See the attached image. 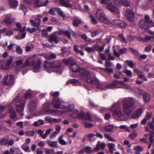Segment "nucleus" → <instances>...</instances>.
Instances as JSON below:
<instances>
[{"label": "nucleus", "mask_w": 154, "mask_h": 154, "mask_svg": "<svg viewBox=\"0 0 154 154\" xmlns=\"http://www.w3.org/2000/svg\"><path fill=\"white\" fill-rule=\"evenodd\" d=\"M84 73L83 74V78L82 79L85 80L88 83L93 85H96L97 86L98 83H99V81L97 79L91 78L90 73L89 71L87 70H83Z\"/></svg>", "instance_id": "9d476101"}, {"label": "nucleus", "mask_w": 154, "mask_h": 154, "mask_svg": "<svg viewBox=\"0 0 154 154\" xmlns=\"http://www.w3.org/2000/svg\"><path fill=\"white\" fill-rule=\"evenodd\" d=\"M62 110H60L57 109L50 110L47 111L48 114L50 115H68L70 112L72 113L70 115V117L75 118H78L83 120H88L90 121H92V119L89 113H85L83 111L81 110L79 112L78 110L75 109V105L73 103L68 104L66 107Z\"/></svg>", "instance_id": "f257e3e1"}, {"label": "nucleus", "mask_w": 154, "mask_h": 154, "mask_svg": "<svg viewBox=\"0 0 154 154\" xmlns=\"http://www.w3.org/2000/svg\"><path fill=\"white\" fill-rule=\"evenodd\" d=\"M56 54L54 53H51L45 55V57L48 59H54L56 57Z\"/></svg>", "instance_id": "ea45409f"}, {"label": "nucleus", "mask_w": 154, "mask_h": 154, "mask_svg": "<svg viewBox=\"0 0 154 154\" xmlns=\"http://www.w3.org/2000/svg\"><path fill=\"white\" fill-rule=\"evenodd\" d=\"M140 26L143 28L147 29L154 26V22L150 19L148 15H146L144 20H141L139 23Z\"/></svg>", "instance_id": "1a4fd4ad"}, {"label": "nucleus", "mask_w": 154, "mask_h": 154, "mask_svg": "<svg viewBox=\"0 0 154 154\" xmlns=\"http://www.w3.org/2000/svg\"><path fill=\"white\" fill-rule=\"evenodd\" d=\"M104 137L106 138L109 141H112L113 142H114L115 141V139L114 138L111 137L110 135L107 134H104Z\"/></svg>", "instance_id": "79ce46f5"}, {"label": "nucleus", "mask_w": 154, "mask_h": 154, "mask_svg": "<svg viewBox=\"0 0 154 154\" xmlns=\"http://www.w3.org/2000/svg\"><path fill=\"white\" fill-rule=\"evenodd\" d=\"M22 148L26 152H30V150L29 146H26L25 144H24L22 146Z\"/></svg>", "instance_id": "6e6d98bb"}, {"label": "nucleus", "mask_w": 154, "mask_h": 154, "mask_svg": "<svg viewBox=\"0 0 154 154\" xmlns=\"http://www.w3.org/2000/svg\"><path fill=\"white\" fill-rule=\"evenodd\" d=\"M114 128V126L112 124L107 123L105 124L104 127L105 131L107 132H113Z\"/></svg>", "instance_id": "412c9836"}, {"label": "nucleus", "mask_w": 154, "mask_h": 154, "mask_svg": "<svg viewBox=\"0 0 154 154\" xmlns=\"http://www.w3.org/2000/svg\"><path fill=\"white\" fill-rule=\"evenodd\" d=\"M19 9L23 11L24 13V15H25L26 12L28 11L27 9L25 6L23 5H21L20 7H19Z\"/></svg>", "instance_id": "864d4df0"}, {"label": "nucleus", "mask_w": 154, "mask_h": 154, "mask_svg": "<svg viewBox=\"0 0 154 154\" xmlns=\"http://www.w3.org/2000/svg\"><path fill=\"white\" fill-rule=\"evenodd\" d=\"M108 5L106 8L115 15H117V17H120L119 14L120 11L119 9L115 7L112 3L107 2Z\"/></svg>", "instance_id": "ddd939ff"}, {"label": "nucleus", "mask_w": 154, "mask_h": 154, "mask_svg": "<svg viewBox=\"0 0 154 154\" xmlns=\"http://www.w3.org/2000/svg\"><path fill=\"white\" fill-rule=\"evenodd\" d=\"M23 60H17L16 63V66L17 67H21V66L23 64Z\"/></svg>", "instance_id": "3c124183"}, {"label": "nucleus", "mask_w": 154, "mask_h": 154, "mask_svg": "<svg viewBox=\"0 0 154 154\" xmlns=\"http://www.w3.org/2000/svg\"><path fill=\"white\" fill-rule=\"evenodd\" d=\"M151 95L148 93L145 94L143 96V99L146 103H148L150 100Z\"/></svg>", "instance_id": "473e14b6"}, {"label": "nucleus", "mask_w": 154, "mask_h": 154, "mask_svg": "<svg viewBox=\"0 0 154 154\" xmlns=\"http://www.w3.org/2000/svg\"><path fill=\"white\" fill-rule=\"evenodd\" d=\"M122 103L124 112L127 115H130L135 108L133 98L131 97L126 98L123 100Z\"/></svg>", "instance_id": "20e7f679"}, {"label": "nucleus", "mask_w": 154, "mask_h": 154, "mask_svg": "<svg viewBox=\"0 0 154 154\" xmlns=\"http://www.w3.org/2000/svg\"><path fill=\"white\" fill-rule=\"evenodd\" d=\"M46 142L47 143L51 146L54 147H57V143L55 141H52L49 140H48Z\"/></svg>", "instance_id": "2f4dec72"}, {"label": "nucleus", "mask_w": 154, "mask_h": 154, "mask_svg": "<svg viewBox=\"0 0 154 154\" xmlns=\"http://www.w3.org/2000/svg\"><path fill=\"white\" fill-rule=\"evenodd\" d=\"M81 23V21L80 20L77 18H75L73 20V25L75 26H78L79 24Z\"/></svg>", "instance_id": "09e8293b"}, {"label": "nucleus", "mask_w": 154, "mask_h": 154, "mask_svg": "<svg viewBox=\"0 0 154 154\" xmlns=\"http://www.w3.org/2000/svg\"><path fill=\"white\" fill-rule=\"evenodd\" d=\"M55 9L56 10V11L58 12V14L61 17H65V15L63 12L60 9L57 8H55Z\"/></svg>", "instance_id": "37998d69"}, {"label": "nucleus", "mask_w": 154, "mask_h": 154, "mask_svg": "<svg viewBox=\"0 0 154 154\" xmlns=\"http://www.w3.org/2000/svg\"><path fill=\"white\" fill-rule=\"evenodd\" d=\"M35 132L33 131H28L25 132V134L28 136H32L34 134Z\"/></svg>", "instance_id": "5fc2aeb1"}, {"label": "nucleus", "mask_w": 154, "mask_h": 154, "mask_svg": "<svg viewBox=\"0 0 154 154\" xmlns=\"http://www.w3.org/2000/svg\"><path fill=\"white\" fill-rule=\"evenodd\" d=\"M13 59L12 58L9 59L7 61L6 65H3L2 63V68L5 69L11 68L13 66Z\"/></svg>", "instance_id": "6ab92c4d"}, {"label": "nucleus", "mask_w": 154, "mask_h": 154, "mask_svg": "<svg viewBox=\"0 0 154 154\" xmlns=\"http://www.w3.org/2000/svg\"><path fill=\"white\" fill-rule=\"evenodd\" d=\"M53 128H49L47 129L45 131V135L44 136H43V137L46 138L47 137V136L49 135L50 133L53 131Z\"/></svg>", "instance_id": "c03bdc74"}, {"label": "nucleus", "mask_w": 154, "mask_h": 154, "mask_svg": "<svg viewBox=\"0 0 154 154\" xmlns=\"http://www.w3.org/2000/svg\"><path fill=\"white\" fill-rule=\"evenodd\" d=\"M63 136L62 135L60 136L58 138L59 142L60 144L62 145H65L66 144V142L63 139Z\"/></svg>", "instance_id": "de8ad7c7"}, {"label": "nucleus", "mask_w": 154, "mask_h": 154, "mask_svg": "<svg viewBox=\"0 0 154 154\" xmlns=\"http://www.w3.org/2000/svg\"><path fill=\"white\" fill-rule=\"evenodd\" d=\"M126 63L131 68L134 67V65L132 61L130 60H126Z\"/></svg>", "instance_id": "bf43d9fd"}, {"label": "nucleus", "mask_w": 154, "mask_h": 154, "mask_svg": "<svg viewBox=\"0 0 154 154\" xmlns=\"http://www.w3.org/2000/svg\"><path fill=\"white\" fill-rule=\"evenodd\" d=\"M34 3L36 5L39 6H45L48 3V0H33Z\"/></svg>", "instance_id": "aec40b11"}, {"label": "nucleus", "mask_w": 154, "mask_h": 154, "mask_svg": "<svg viewBox=\"0 0 154 154\" xmlns=\"http://www.w3.org/2000/svg\"><path fill=\"white\" fill-rule=\"evenodd\" d=\"M138 126V123H137L135 124L131 125L129 126V128L131 129H134L137 128Z\"/></svg>", "instance_id": "0e129e2a"}, {"label": "nucleus", "mask_w": 154, "mask_h": 154, "mask_svg": "<svg viewBox=\"0 0 154 154\" xmlns=\"http://www.w3.org/2000/svg\"><path fill=\"white\" fill-rule=\"evenodd\" d=\"M26 33L24 31L23 32H20V33L19 36H15L16 38L18 39H23L25 38L26 35Z\"/></svg>", "instance_id": "f704fd0d"}, {"label": "nucleus", "mask_w": 154, "mask_h": 154, "mask_svg": "<svg viewBox=\"0 0 154 154\" xmlns=\"http://www.w3.org/2000/svg\"><path fill=\"white\" fill-rule=\"evenodd\" d=\"M104 137L106 138L109 141H112L113 142H114L115 141V139L114 138L111 137L110 135L107 134H104Z\"/></svg>", "instance_id": "a19ab883"}, {"label": "nucleus", "mask_w": 154, "mask_h": 154, "mask_svg": "<svg viewBox=\"0 0 154 154\" xmlns=\"http://www.w3.org/2000/svg\"><path fill=\"white\" fill-rule=\"evenodd\" d=\"M42 61L38 57L33 58H29L25 61V65L27 66H31L34 72H39L41 69V65Z\"/></svg>", "instance_id": "39448f33"}, {"label": "nucleus", "mask_w": 154, "mask_h": 154, "mask_svg": "<svg viewBox=\"0 0 154 154\" xmlns=\"http://www.w3.org/2000/svg\"><path fill=\"white\" fill-rule=\"evenodd\" d=\"M23 94H24V96L25 98H29L31 97L32 96V94L30 93L29 92L26 91L25 90H24Z\"/></svg>", "instance_id": "4c0bfd02"}, {"label": "nucleus", "mask_w": 154, "mask_h": 154, "mask_svg": "<svg viewBox=\"0 0 154 154\" xmlns=\"http://www.w3.org/2000/svg\"><path fill=\"white\" fill-rule=\"evenodd\" d=\"M119 38L121 41L124 43H125L127 42V40L122 35H119Z\"/></svg>", "instance_id": "338daca9"}, {"label": "nucleus", "mask_w": 154, "mask_h": 154, "mask_svg": "<svg viewBox=\"0 0 154 154\" xmlns=\"http://www.w3.org/2000/svg\"><path fill=\"white\" fill-rule=\"evenodd\" d=\"M125 73L129 77H132L133 76L131 70L126 69L125 70Z\"/></svg>", "instance_id": "13d9d810"}, {"label": "nucleus", "mask_w": 154, "mask_h": 154, "mask_svg": "<svg viewBox=\"0 0 154 154\" xmlns=\"http://www.w3.org/2000/svg\"><path fill=\"white\" fill-rule=\"evenodd\" d=\"M152 116V114L150 112H147L145 118L148 120L150 119Z\"/></svg>", "instance_id": "69168bd1"}, {"label": "nucleus", "mask_w": 154, "mask_h": 154, "mask_svg": "<svg viewBox=\"0 0 154 154\" xmlns=\"http://www.w3.org/2000/svg\"><path fill=\"white\" fill-rule=\"evenodd\" d=\"M42 114V113L40 112H36L35 114H33L31 116H26V119H29L32 118L34 116H39L41 115Z\"/></svg>", "instance_id": "a18cd8bd"}, {"label": "nucleus", "mask_w": 154, "mask_h": 154, "mask_svg": "<svg viewBox=\"0 0 154 154\" xmlns=\"http://www.w3.org/2000/svg\"><path fill=\"white\" fill-rule=\"evenodd\" d=\"M8 112L9 113V116L11 119H14L16 118L17 114L15 110L13 108L11 107L8 109Z\"/></svg>", "instance_id": "4be33fe9"}, {"label": "nucleus", "mask_w": 154, "mask_h": 154, "mask_svg": "<svg viewBox=\"0 0 154 154\" xmlns=\"http://www.w3.org/2000/svg\"><path fill=\"white\" fill-rule=\"evenodd\" d=\"M15 48L16 51L17 53L20 54H21L22 53V49L19 46L16 45Z\"/></svg>", "instance_id": "8fccbe9b"}, {"label": "nucleus", "mask_w": 154, "mask_h": 154, "mask_svg": "<svg viewBox=\"0 0 154 154\" xmlns=\"http://www.w3.org/2000/svg\"><path fill=\"white\" fill-rule=\"evenodd\" d=\"M73 50L77 54H79L82 56L84 55V52L81 50H79L78 46L77 45H74L73 46Z\"/></svg>", "instance_id": "cd10ccee"}, {"label": "nucleus", "mask_w": 154, "mask_h": 154, "mask_svg": "<svg viewBox=\"0 0 154 154\" xmlns=\"http://www.w3.org/2000/svg\"><path fill=\"white\" fill-rule=\"evenodd\" d=\"M74 60L72 58H70L68 59H64L62 60V62L64 64L68 65L70 64H72Z\"/></svg>", "instance_id": "a878e982"}, {"label": "nucleus", "mask_w": 154, "mask_h": 154, "mask_svg": "<svg viewBox=\"0 0 154 154\" xmlns=\"http://www.w3.org/2000/svg\"><path fill=\"white\" fill-rule=\"evenodd\" d=\"M60 4L63 6L72 9L73 8L74 3L71 0H60Z\"/></svg>", "instance_id": "2eb2a0df"}, {"label": "nucleus", "mask_w": 154, "mask_h": 154, "mask_svg": "<svg viewBox=\"0 0 154 154\" xmlns=\"http://www.w3.org/2000/svg\"><path fill=\"white\" fill-rule=\"evenodd\" d=\"M144 109L145 108L143 107L136 110L131 115V118L133 119H136L139 117L143 113Z\"/></svg>", "instance_id": "a211bd4d"}, {"label": "nucleus", "mask_w": 154, "mask_h": 154, "mask_svg": "<svg viewBox=\"0 0 154 154\" xmlns=\"http://www.w3.org/2000/svg\"><path fill=\"white\" fill-rule=\"evenodd\" d=\"M96 16L101 21L106 24L109 23V20L106 17L103 11L101 9L98 10L96 12Z\"/></svg>", "instance_id": "f8f14e48"}, {"label": "nucleus", "mask_w": 154, "mask_h": 154, "mask_svg": "<svg viewBox=\"0 0 154 154\" xmlns=\"http://www.w3.org/2000/svg\"><path fill=\"white\" fill-rule=\"evenodd\" d=\"M50 108L49 104L48 103H45L42 106V111H43L45 114H48L47 111L51 110V109H48Z\"/></svg>", "instance_id": "c85d7f7f"}, {"label": "nucleus", "mask_w": 154, "mask_h": 154, "mask_svg": "<svg viewBox=\"0 0 154 154\" xmlns=\"http://www.w3.org/2000/svg\"><path fill=\"white\" fill-rule=\"evenodd\" d=\"M97 88L101 90H105L107 89V84L106 83H98L97 85Z\"/></svg>", "instance_id": "393cba45"}, {"label": "nucleus", "mask_w": 154, "mask_h": 154, "mask_svg": "<svg viewBox=\"0 0 154 154\" xmlns=\"http://www.w3.org/2000/svg\"><path fill=\"white\" fill-rule=\"evenodd\" d=\"M109 151L111 153L113 152L114 149L115 147V145L113 143H108L107 144Z\"/></svg>", "instance_id": "c9c22d12"}, {"label": "nucleus", "mask_w": 154, "mask_h": 154, "mask_svg": "<svg viewBox=\"0 0 154 154\" xmlns=\"http://www.w3.org/2000/svg\"><path fill=\"white\" fill-rule=\"evenodd\" d=\"M10 5L13 8L17 7L18 2L16 0H9Z\"/></svg>", "instance_id": "58836bf2"}, {"label": "nucleus", "mask_w": 154, "mask_h": 154, "mask_svg": "<svg viewBox=\"0 0 154 154\" xmlns=\"http://www.w3.org/2000/svg\"><path fill=\"white\" fill-rule=\"evenodd\" d=\"M69 82L73 85H76L79 83V81L77 79H73L70 80Z\"/></svg>", "instance_id": "603ef678"}, {"label": "nucleus", "mask_w": 154, "mask_h": 154, "mask_svg": "<svg viewBox=\"0 0 154 154\" xmlns=\"http://www.w3.org/2000/svg\"><path fill=\"white\" fill-rule=\"evenodd\" d=\"M108 89H114L118 88H125L132 90V88L128 84L124 83L122 81L114 80L110 84H107Z\"/></svg>", "instance_id": "6e6552de"}, {"label": "nucleus", "mask_w": 154, "mask_h": 154, "mask_svg": "<svg viewBox=\"0 0 154 154\" xmlns=\"http://www.w3.org/2000/svg\"><path fill=\"white\" fill-rule=\"evenodd\" d=\"M37 102L36 100H31L27 104L28 109L29 112H32L37 109Z\"/></svg>", "instance_id": "dca6fc26"}, {"label": "nucleus", "mask_w": 154, "mask_h": 154, "mask_svg": "<svg viewBox=\"0 0 154 154\" xmlns=\"http://www.w3.org/2000/svg\"><path fill=\"white\" fill-rule=\"evenodd\" d=\"M85 149L86 152L88 154H90L93 152V150L91 149V147L89 146H86Z\"/></svg>", "instance_id": "49530a36"}, {"label": "nucleus", "mask_w": 154, "mask_h": 154, "mask_svg": "<svg viewBox=\"0 0 154 154\" xmlns=\"http://www.w3.org/2000/svg\"><path fill=\"white\" fill-rule=\"evenodd\" d=\"M101 32V30L100 29H98L96 31L92 32V36L93 37H94L99 34Z\"/></svg>", "instance_id": "4d7b16f0"}, {"label": "nucleus", "mask_w": 154, "mask_h": 154, "mask_svg": "<svg viewBox=\"0 0 154 154\" xmlns=\"http://www.w3.org/2000/svg\"><path fill=\"white\" fill-rule=\"evenodd\" d=\"M105 146L106 145L105 143L98 141L97 144L96 146L94 148V151H98L100 150V147L103 149H104Z\"/></svg>", "instance_id": "5701e85b"}, {"label": "nucleus", "mask_w": 154, "mask_h": 154, "mask_svg": "<svg viewBox=\"0 0 154 154\" xmlns=\"http://www.w3.org/2000/svg\"><path fill=\"white\" fill-rule=\"evenodd\" d=\"M9 139V137L6 136L0 139V144L2 145L7 144L8 141Z\"/></svg>", "instance_id": "72a5a7b5"}, {"label": "nucleus", "mask_w": 154, "mask_h": 154, "mask_svg": "<svg viewBox=\"0 0 154 154\" xmlns=\"http://www.w3.org/2000/svg\"><path fill=\"white\" fill-rule=\"evenodd\" d=\"M14 82V78L12 75H7L5 77L3 80V83L5 85H10L12 84Z\"/></svg>", "instance_id": "f3484780"}, {"label": "nucleus", "mask_w": 154, "mask_h": 154, "mask_svg": "<svg viewBox=\"0 0 154 154\" xmlns=\"http://www.w3.org/2000/svg\"><path fill=\"white\" fill-rule=\"evenodd\" d=\"M50 94L53 97H56L58 96L59 95V93L58 92H54L52 91L50 93Z\"/></svg>", "instance_id": "774afa93"}, {"label": "nucleus", "mask_w": 154, "mask_h": 154, "mask_svg": "<svg viewBox=\"0 0 154 154\" xmlns=\"http://www.w3.org/2000/svg\"><path fill=\"white\" fill-rule=\"evenodd\" d=\"M38 134H39L40 136L43 139H45V138H44L43 136L45 135V134H43L44 131L41 130H38L37 131Z\"/></svg>", "instance_id": "e2e57ef3"}, {"label": "nucleus", "mask_w": 154, "mask_h": 154, "mask_svg": "<svg viewBox=\"0 0 154 154\" xmlns=\"http://www.w3.org/2000/svg\"><path fill=\"white\" fill-rule=\"evenodd\" d=\"M19 95L16 96L14 100L13 101L15 103L17 112L20 116H22L24 115L23 111L24 110L26 102L23 100H19Z\"/></svg>", "instance_id": "0eeeda50"}, {"label": "nucleus", "mask_w": 154, "mask_h": 154, "mask_svg": "<svg viewBox=\"0 0 154 154\" xmlns=\"http://www.w3.org/2000/svg\"><path fill=\"white\" fill-rule=\"evenodd\" d=\"M6 106L4 105H0V118H5L7 115L6 113L3 111L5 110Z\"/></svg>", "instance_id": "b1692460"}, {"label": "nucleus", "mask_w": 154, "mask_h": 154, "mask_svg": "<svg viewBox=\"0 0 154 154\" xmlns=\"http://www.w3.org/2000/svg\"><path fill=\"white\" fill-rule=\"evenodd\" d=\"M44 66L45 70L48 73L53 72L61 74L62 72L61 63L60 61L56 60L51 63L45 60Z\"/></svg>", "instance_id": "f03ea898"}, {"label": "nucleus", "mask_w": 154, "mask_h": 154, "mask_svg": "<svg viewBox=\"0 0 154 154\" xmlns=\"http://www.w3.org/2000/svg\"><path fill=\"white\" fill-rule=\"evenodd\" d=\"M110 110L113 112V116L118 120H123L125 117V114L122 112L121 104L119 102L114 104Z\"/></svg>", "instance_id": "423d86ee"}, {"label": "nucleus", "mask_w": 154, "mask_h": 154, "mask_svg": "<svg viewBox=\"0 0 154 154\" xmlns=\"http://www.w3.org/2000/svg\"><path fill=\"white\" fill-rule=\"evenodd\" d=\"M50 40L55 43H57L59 40V37L56 35H51L49 37Z\"/></svg>", "instance_id": "c756f323"}, {"label": "nucleus", "mask_w": 154, "mask_h": 154, "mask_svg": "<svg viewBox=\"0 0 154 154\" xmlns=\"http://www.w3.org/2000/svg\"><path fill=\"white\" fill-rule=\"evenodd\" d=\"M90 17L92 23L94 24H96L97 23V19L93 16H90Z\"/></svg>", "instance_id": "052dcab7"}, {"label": "nucleus", "mask_w": 154, "mask_h": 154, "mask_svg": "<svg viewBox=\"0 0 154 154\" xmlns=\"http://www.w3.org/2000/svg\"><path fill=\"white\" fill-rule=\"evenodd\" d=\"M52 106L56 109H65L66 106L64 102L59 98H55L53 99L51 103Z\"/></svg>", "instance_id": "9b49d317"}, {"label": "nucleus", "mask_w": 154, "mask_h": 154, "mask_svg": "<svg viewBox=\"0 0 154 154\" xmlns=\"http://www.w3.org/2000/svg\"><path fill=\"white\" fill-rule=\"evenodd\" d=\"M4 21L6 23H11L12 22L11 15L10 14H8L6 15L5 17L4 20Z\"/></svg>", "instance_id": "7c9ffc66"}, {"label": "nucleus", "mask_w": 154, "mask_h": 154, "mask_svg": "<svg viewBox=\"0 0 154 154\" xmlns=\"http://www.w3.org/2000/svg\"><path fill=\"white\" fill-rule=\"evenodd\" d=\"M70 68L72 71L74 72H80L81 73V76L82 77V79L83 78V74L84 73L83 71H82L83 70H85L84 69H82L79 65L77 64L76 63L74 62L72 63L71 64Z\"/></svg>", "instance_id": "4468645a"}, {"label": "nucleus", "mask_w": 154, "mask_h": 154, "mask_svg": "<svg viewBox=\"0 0 154 154\" xmlns=\"http://www.w3.org/2000/svg\"><path fill=\"white\" fill-rule=\"evenodd\" d=\"M57 134H58L57 133L54 131L50 135L49 138L50 139H53L56 137Z\"/></svg>", "instance_id": "680f3d73"}, {"label": "nucleus", "mask_w": 154, "mask_h": 154, "mask_svg": "<svg viewBox=\"0 0 154 154\" xmlns=\"http://www.w3.org/2000/svg\"><path fill=\"white\" fill-rule=\"evenodd\" d=\"M30 22L32 26L35 27L38 26L40 24L41 20L39 19H38L35 20V21L31 19L30 20Z\"/></svg>", "instance_id": "bb28decb"}, {"label": "nucleus", "mask_w": 154, "mask_h": 154, "mask_svg": "<svg viewBox=\"0 0 154 154\" xmlns=\"http://www.w3.org/2000/svg\"><path fill=\"white\" fill-rule=\"evenodd\" d=\"M17 29H13V30H14L16 31L17 30H18L20 31V32H22L25 31L26 29L25 26H23V27H22L21 25L19 23H17Z\"/></svg>", "instance_id": "e433bc0d"}, {"label": "nucleus", "mask_w": 154, "mask_h": 154, "mask_svg": "<svg viewBox=\"0 0 154 154\" xmlns=\"http://www.w3.org/2000/svg\"><path fill=\"white\" fill-rule=\"evenodd\" d=\"M116 5L121 4L126 6L125 15L130 21L132 22L134 20V15L132 9L130 6V4L127 0H112Z\"/></svg>", "instance_id": "7ed1b4c3"}]
</instances>
